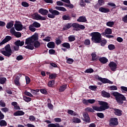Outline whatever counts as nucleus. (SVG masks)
Segmentation results:
<instances>
[{
    "label": "nucleus",
    "mask_w": 127,
    "mask_h": 127,
    "mask_svg": "<svg viewBox=\"0 0 127 127\" xmlns=\"http://www.w3.org/2000/svg\"><path fill=\"white\" fill-rule=\"evenodd\" d=\"M98 104L101 106L99 107L97 106H93L92 108L90 107H87L85 108L86 112H88V113H94L95 111H97V112H103V111H106V110H108L110 109V106H109V103L108 102H106L103 101H99Z\"/></svg>",
    "instance_id": "1"
},
{
    "label": "nucleus",
    "mask_w": 127,
    "mask_h": 127,
    "mask_svg": "<svg viewBox=\"0 0 127 127\" xmlns=\"http://www.w3.org/2000/svg\"><path fill=\"white\" fill-rule=\"evenodd\" d=\"M113 96L115 98V100L119 105H123L124 101H127V98L124 95H123L118 92L113 93Z\"/></svg>",
    "instance_id": "2"
},
{
    "label": "nucleus",
    "mask_w": 127,
    "mask_h": 127,
    "mask_svg": "<svg viewBox=\"0 0 127 127\" xmlns=\"http://www.w3.org/2000/svg\"><path fill=\"white\" fill-rule=\"evenodd\" d=\"M0 52L1 54L3 55L4 56H6V57H10L11 54H12V50H11V48H10V45H6L4 48L0 50Z\"/></svg>",
    "instance_id": "3"
},
{
    "label": "nucleus",
    "mask_w": 127,
    "mask_h": 127,
    "mask_svg": "<svg viewBox=\"0 0 127 127\" xmlns=\"http://www.w3.org/2000/svg\"><path fill=\"white\" fill-rule=\"evenodd\" d=\"M92 36L91 40L94 43H101L102 35L99 32H94L90 34Z\"/></svg>",
    "instance_id": "4"
},
{
    "label": "nucleus",
    "mask_w": 127,
    "mask_h": 127,
    "mask_svg": "<svg viewBox=\"0 0 127 127\" xmlns=\"http://www.w3.org/2000/svg\"><path fill=\"white\" fill-rule=\"evenodd\" d=\"M49 11L52 14H48V17L49 18H55V16L60 14V12L57 10H54L52 8H49Z\"/></svg>",
    "instance_id": "5"
},
{
    "label": "nucleus",
    "mask_w": 127,
    "mask_h": 127,
    "mask_svg": "<svg viewBox=\"0 0 127 127\" xmlns=\"http://www.w3.org/2000/svg\"><path fill=\"white\" fill-rule=\"evenodd\" d=\"M41 26V24L37 22H34L29 26V29L32 32H35L36 28H39Z\"/></svg>",
    "instance_id": "6"
},
{
    "label": "nucleus",
    "mask_w": 127,
    "mask_h": 127,
    "mask_svg": "<svg viewBox=\"0 0 127 127\" xmlns=\"http://www.w3.org/2000/svg\"><path fill=\"white\" fill-rule=\"evenodd\" d=\"M14 44L16 46L13 47L14 51H18V50H19V46L21 47L24 45V41H20V40H18L14 42Z\"/></svg>",
    "instance_id": "7"
},
{
    "label": "nucleus",
    "mask_w": 127,
    "mask_h": 127,
    "mask_svg": "<svg viewBox=\"0 0 127 127\" xmlns=\"http://www.w3.org/2000/svg\"><path fill=\"white\" fill-rule=\"evenodd\" d=\"M119 125V121L117 118H112L109 120V126L110 127H115Z\"/></svg>",
    "instance_id": "8"
},
{
    "label": "nucleus",
    "mask_w": 127,
    "mask_h": 127,
    "mask_svg": "<svg viewBox=\"0 0 127 127\" xmlns=\"http://www.w3.org/2000/svg\"><path fill=\"white\" fill-rule=\"evenodd\" d=\"M96 79H98L99 81H101L103 84H113V81L109 80L108 78H102L100 76L97 75L96 76Z\"/></svg>",
    "instance_id": "9"
},
{
    "label": "nucleus",
    "mask_w": 127,
    "mask_h": 127,
    "mask_svg": "<svg viewBox=\"0 0 127 127\" xmlns=\"http://www.w3.org/2000/svg\"><path fill=\"white\" fill-rule=\"evenodd\" d=\"M15 29L17 31H21L23 29V25L21 24V22L18 21H15V23L14 24Z\"/></svg>",
    "instance_id": "10"
},
{
    "label": "nucleus",
    "mask_w": 127,
    "mask_h": 127,
    "mask_svg": "<svg viewBox=\"0 0 127 127\" xmlns=\"http://www.w3.org/2000/svg\"><path fill=\"white\" fill-rule=\"evenodd\" d=\"M109 67L110 68L111 71L115 72L117 70V68L118 67V64L114 62H110L108 64Z\"/></svg>",
    "instance_id": "11"
},
{
    "label": "nucleus",
    "mask_w": 127,
    "mask_h": 127,
    "mask_svg": "<svg viewBox=\"0 0 127 127\" xmlns=\"http://www.w3.org/2000/svg\"><path fill=\"white\" fill-rule=\"evenodd\" d=\"M83 117L84 118V119H83V122H85V123H87V124L91 123V119H90V116L87 113H84L83 114Z\"/></svg>",
    "instance_id": "12"
},
{
    "label": "nucleus",
    "mask_w": 127,
    "mask_h": 127,
    "mask_svg": "<svg viewBox=\"0 0 127 127\" xmlns=\"http://www.w3.org/2000/svg\"><path fill=\"white\" fill-rule=\"evenodd\" d=\"M72 27H73V28H76V29L79 28V29H81V30H84L85 28V26L83 25L79 24L77 23H72Z\"/></svg>",
    "instance_id": "13"
},
{
    "label": "nucleus",
    "mask_w": 127,
    "mask_h": 127,
    "mask_svg": "<svg viewBox=\"0 0 127 127\" xmlns=\"http://www.w3.org/2000/svg\"><path fill=\"white\" fill-rule=\"evenodd\" d=\"M12 39L11 36H6L5 38L0 43V46L3 45L5 43L8 42V41H10V40Z\"/></svg>",
    "instance_id": "14"
},
{
    "label": "nucleus",
    "mask_w": 127,
    "mask_h": 127,
    "mask_svg": "<svg viewBox=\"0 0 127 127\" xmlns=\"http://www.w3.org/2000/svg\"><path fill=\"white\" fill-rule=\"evenodd\" d=\"M34 15L36 20H46V17H43L42 16L38 14L37 13H34Z\"/></svg>",
    "instance_id": "15"
},
{
    "label": "nucleus",
    "mask_w": 127,
    "mask_h": 127,
    "mask_svg": "<svg viewBox=\"0 0 127 127\" xmlns=\"http://www.w3.org/2000/svg\"><path fill=\"white\" fill-rule=\"evenodd\" d=\"M105 4V1L104 0H98V3L95 5L94 7L96 9L100 8V6H102V5H104Z\"/></svg>",
    "instance_id": "16"
},
{
    "label": "nucleus",
    "mask_w": 127,
    "mask_h": 127,
    "mask_svg": "<svg viewBox=\"0 0 127 127\" xmlns=\"http://www.w3.org/2000/svg\"><path fill=\"white\" fill-rule=\"evenodd\" d=\"M38 12L42 14V15H47L49 11L46 9L41 8L38 10Z\"/></svg>",
    "instance_id": "17"
},
{
    "label": "nucleus",
    "mask_w": 127,
    "mask_h": 127,
    "mask_svg": "<svg viewBox=\"0 0 127 127\" xmlns=\"http://www.w3.org/2000/svg\"><path fill=\"white\" fill-rule=\"evenodd\" d=\"M114 114L116 116H118V117H121L122 115H123V111L120 109H118L117 108L114 109Z\"/></svg>",
    "instance_id": "18"
},
{
    "label": "nucleus",
    "mask_w": 127,
    "mask_h": 127,
    "mask_svg": "<svg viewBox=\"0 0 127 127\" xmlns=\"http://www.w3.org/2000/svg\"><path fill=\"white\" fill-rule=\"evenodd\" d=\"M101 95L104 98H111V94L109 92H107V91L105 90H103L101 92Z\"/></svg>",
    "instance_id": "19"
},
{
    "label": "nucleus",
    "mask_w": 127,
    "mask_h": 127,
    "mask_svg": "<svg viewBox=\"0 0 127 127\" xmlns=\"http://www.w3.org/2000/svg\"><path fill=\"white\" fill-rule=\"evenodd\" d=\"M24 114H25L24 112L21 110H18L13 114V116H14V117H18L19 116H23Z\"/></svg>",
    "instance_id": "20"
},
{
    "label": "nucleus",
    "mask_w": 127,
    "mask_h": 127,
    "mask_svg": "<svg viewBox=\"0 0 127 127\" xmlns=\"http://www.w3.org/2000/svg\"><path fill=\"white\" fill-rule=\"evenodd\" d=\"M99 11L101 12H103L104 13H108L110 12V10L108 8H105L103 7H101L99 8Z\"/></svg>",
    "instance_id": "21"
},
{
    "label": "nucleus",
    "mask_w": 127,
    "mask_h": 127,
    "mask_svg": "<svg viewBox=\"0 0 127 127\" xmlns=\"http://www.w3.org/2000/svg\"><path fill=\"white\" fill-rule=\"evenodd\" d=\"M99 61L100 62L101 64H106V63H108L109 60L106 57H102L99 59Z\"/></svg>",
    "instance_id": "22"
},
{
    "label": "nucleus",
    "mask_w": 127,
    "mask_h": 127,
    "mask_svg": "<svg viewBox=\"0 0 127 127\" xmlns=\"http://www.w3.org/2000/svg\"><path fill=\"white\" fill-rule=\"evenodd\" d=\"M77 21L78 22H86L87 21V19L86 18V16H80L77 19Z\"/></svg>",
    "instance_id": "23"
},
{
    "label": "nucleus",
    "mask_w": 127,
    "mask_h": 127,
    "mask_svg": "<svg viewBox=\"0 0 127 127\" xmlns=\"http://www.w3.org/2000/svg\"><path fill=\"white\" fill-rule=\"evenodd\" d=\"M18 104L16 102H12L11 105L14 106V110H20V107L18 105Z\"/></svg>",
    "instance_id": "24"
},
{
    "label": "nucleus",
    "mask_w": 127,
    "mask_h": 127,
    "mask_svg": "<svg viewBox=\"0 0 127 127\" xmlns=\"http://www.w3.org/2000/svg\"><path fill=\"white\" fill-rule=\"evenodd\" d=\"M47 46L48 48H55V43L54 42H50L47 44Z\"/></svg>",
    "instance_id": "25"
},
{
    "label": "nucleus",
    "mask_w": 127,
    "mask_h": 127,
    "mask_svg": "<svg viewBox=\"0 0 127 127\" xmlns=\"http://www.w3.org/2000/svg\"><path fill=\"white\" fill-rule=\"evenodd\" d=\"M19 79L20 78L18 76H16L14 79V84L16 86H20V83H19Z\"/></svg>",
    "instance_id": "26"
},
{
    "label": "nucleus",
    "mask_w": 127,
    "mask_h": 127,
    "mask_svg": "<svg viewBox=\"0 0 127 127\" xmlns=\"http://www.w3.org/2000/svg\"><path fill=\"white\" fill-rule=\"evenodd\" d=\"M55 9H57V10H60V11H67V9H66L65 7L62 6H57L55 7Z\"/></svg>",
    "instance_id": "27"
},
{
    "label": "nucleus",
    "mask_w": 127,
    "mask_h": 127,
    "mask_svg": "<svg viewBox=\"0 0 127 127\" xmlns=\"http://www.w3.org/2000/svg\"><path fill=\"white\" fill-rule=\"evenodd\" d=\"M33 42H34V41H32V40L31 39V38L29 37L25 40V43L27 45H28V44H32V43H33Z\"/></svg>",
    "instance_id": "28"
},
{
    "label": "nucleus",
    "mask_w": 127,
    "mask_h": 127,
    "mask_svg": "<svg viewBox=\"0 0 127 127\" xmlns=\"http://www.w3.org/2000/svg\"><path fill=\"white\" fill-rule=\"evenodd\" d=\"M24 47H25V48L26 49H29L30 50H33V49H34V46L32 44H30L27 46H24Z\"/></svg>",
    "instance_id": "29"
},
{
    "label": "nucleus",
    "mask_w": 127,
    "mask_h": 127,
    "mask_svg": "<svg viewBox=\"0 0 127 127\" xmlns=\"http://www.w3.org/2000/svg\"><path fill=\"white\" fill-rule=\"evenodd\" d=\"M14 22L13 21H11V22H8L6 24V27L7 29H10L12 26H13V23Z\"/></svg>",
    "instance_id": "30"
},
{
    "label": "nucleus",
    "mask_w": 127,
    "mask_h": 127,
    "mask_svg": "<svg viewBox=\"0 0 127 127\" xmlns=\"http://www.w3.org/2000/svg\"><path fill=\"white\" fill-rule=\"evenodd\" d=\"M7 123L5 120H2L0 121V127H6Z\"/></svg>",
    "instance_id": "31"
},
{
    "label": "nucleus",
    "mask_w": 127,
    "mask_h": 127,
    "mask_svg": "<svg viewBox=\"0 0 127 127\" xmlns=\"http://www.w3.org/2000/svg\"><path fill=\"white\" fill-rule=\"evenodd\" d=\"M73 27V24L71 23H67L65 26V27L63 28L64 30H67V29H70V27Z\"/></svg>",
    "instance_id": "32"
},
{
    "label": "nucleus",
    "mask_w": 127,
    "mask_h": 127,
    "mask_svg": "<svg viewBox=\"0 0 127 127\" xmlns=\"http://www.w3.org/2000/svg\"><path fill=\"white\" fill-rule=\"evenodd\" d=\"M66 88H67V85L64 84V85H62L59 88V91L61 92H64V90H66Z\"/></svg>",
    "instance_id": "33"
},
{
    "label": "nucleus",
    "mask_w": 127,
    "mask_h": 127,
    "mask_svg": "<svg viewBox=\"0 0 127 127\" xmlns=\"http://www.w3.org/2000/svg\"><path fill=\"white\" fill-rule=\"evenodd\" d=\"M33 46L35 48H39V47H40V42L38 41H36L33 42Z\"/></svg>",
    "instance_id": "34"
},
{
    "label": "nucleus",
    "mask_w": 127,
    "mask_h": 127,
    "mask_svg": "<svg viewBox=\"0 0 127 127\" xmlns=\"http://www.w3.org/2000/svg\"><path fill=\"white\" fill-rule=\"evenodd\" d=\"M62 46L63 47H64L65 48H66V49H70V44L69 43H64L62 44Z\"/></svg>",
    "instance_id": "35"
},
{
    "label": "nucleus",
    "mask_w": 127,
    "mask_h": 127,
    "mask_svg": "<svg viewBox=\"0 0 127 127\" xmlns=\"http://www.w3.org/2000/svg\"><path fill=\"white\" fill-rule=\"evenodd\" d=\"M50 101V103H48L47 106H48V108H49V109H50V110H53V105H52V104H51V100H50V99H48V102Z\"/></svg>",
    "instance_id": "36"
},
{
    "label": "nucleus",
    "mask_w": 127,
    "mask_h": 127,
    "mask_svg": "<svg viewBox=\"0 0 127 127\" xmlns=\"http://www.w3.org/2000/svg\"><path fill=\"white\" fill-rule=\"evenodd\" d=\"M68 40L70 42H72V41H75V40H76V38H75V36L70 35L68 37Z\"/></svg>",
    "instance_id": "37"
},
{
    "label": "nucleus",
    "mask_w": 127,
    "mask_h": 127,
    "mask_svg": "<svg viewBox=\"0 0 127 127\" xmlns=\"http://www.w3.org/2000/svg\"><path fill=\"white\" fill-rule=\"evenodd\" d=\"M67 114L71 115V116H77V113L74 112V111L72 110H68L67 111Z\"/></svg>",
    "instance_id": "38"
},
{
    "label": "nucleus",
    "mask_w": 127,
    "mask_h": 127,
    "mask_svg": "<svg viewBox=\"0 0 127 127\" xmlns=\"http://www.w3.org/2000/svg\"><path fill=\"white\" fill-rule=\"evenodd\" d=\"M107 26H109V27H113L114 25H115V22L114 21H108L106 23Z\"/></svg>",
    "instance_id": "39"
},
{
    "label": "nucleus",
    "mask_w": 127,
    "mask_h": 127,
    "mask_svg": "<svg viewBox=\"0 0 127 127\" xmlns=\"http://www.w3.org/2000/svg\"><path fill=\"white\" fill-rule=\"evenodd\" d=\"M107 42H108L107 41V40L106 39L102 40L101 38V42L100 43L101 46H103L104 47V46H105L106 44H107Z\"/></svg>",
    "instance_id": "40"
},
{
    "label": "nucleus",
    "mask_w": 127,
    "mask_h": 127,
    "mask_svg": "<svg viewBox=\"0 0 127 127\" xmlns=\"http://www.w3.org/2000/svg\"><path fill=\"white\" fill-rule=\"evenodd\" d=\"M79 3V5L81 7H85V6H86V3H85V1H84L83 0H80Z\"/></svg>",
    "instance_id": "41"
},
{
    "label": "nucleus",
    "mask_w": 127,
    "mask_h": 127,
    "mask_svg": "<svg viewBox=\"0 0 127 127\" xmlns=\"http://www.w3.org/2000/svg\"><path fill=\"white\" fill-rule=\"evenodd\" d=\"M6 82V78L5 77H0V84L3 85L4 83Z\"/></svg>",
    "instance_id": "42"
},
{
    "label": "nucleus",
    "mask_w": 127,
    "mask_h": 127,
    "mask_svg": "<svg viewBox=\"0 0 127 127\" xmlns=\"http://www.w3.org/2000/svg\"><path fill=\"white\" fill-rule=\"evenodd\" d=\"M30 38H31L32 41H34V42L35 41H37V40H38V36H36V35H33V36L30 37Z\"/></svg>",
    "instance_id": "43"
},
{
    "label": "nucleus",
    "mask_w": 127,
    "mask_h": 127,
    "mask_svg": "<svg viewBox=\"0 0 127 127\" xmlns=\"http://www.w3.org/2000/svg\"><path fill=\"white\" fill-rule=\"evenodd\" d=\"M62 18L63 20H70V19H71V17L69 15H64L63 16Z\"/></svg>",
    "instance_id": "44"
},
{
    "label": "nucleus",
    "mask_w": 127,
    "mask_h": 127,
    "mask_svg": "<svg viewBox=\"0 0 127 127\" xmlns=\"http://www.w3.org/2000/svg\"><path fill=\"white\" fill-rule=\"evenodd\" d=\"M21 5L24 7H28V6H29V3L26 1H22Z\"/></svg>",
    "instance_id": "45"
},
{
    "label": "nucleus",
    "mask_w": 127,
    "mask_h": 127,
    "mask_svg": "<svg viewBox=\"0 0 127 127\" xmlns=\"http://www.w3.org/2000/svg\"><path fill=\"white\" fill-rule=\"evenodd\" d=\"M56 77H57V74L56 73H52L49 75V79H56Z\"/></svg>",
    "instance_id": "46"
},
{
    "label": "nucleus",
    "mask_w": 127,
    "mask_h": 127,
    "mask_svg": "<svg viewBox=\"0 0 127 127\" xmlns=\"http://www.w3.org/2000/svg\"><path fill=\"white\" fill-rule=\"evenodd\" d=\"M55 84V81L53 80L49 81L48 85L49 87H50L51 88H52V87H53V85H54Z\"/></svg>",
    "instance_id": "47"
},
{
    "label": "nucleus",
    "mask_w": 127,
    "mask_h": 127,
    "mask_svg": "<svg viewBox=\"0 0 127 127\" xmlns=\"http://www.w3.org/2000/svg\"><path fill=\"white\" fill-rule=\"evenodd\" d=\"M23 100L25 102H27V103H29L31 101V98L28 97L27 96H23Z\"/></svg>",
    "instance_id": "48"
},
{
    "label": "nucleus",
    "mask_w": 127,
    "mask_h": 127,
    "mask_svg": "<svg viewBox=\"0 0 127 127\" xmlns=\"http://www.w3.org/2000/svg\"><path fill=\"white\" fill-rule=\"evenodd\" d=\"M91 56H92V61H96L97 60V55L93 53L91 54Z\"/></svg>",
    "instance_id": "49"
},
{
    "label": "nucleus",
    "mask_w": 127,
    "mask_h": 127,
    "mask_svg": "<svg viewBox=\"0 0 127 127\" xmlns=\"http://www.w3.org/2000/svg\"><path fill=\"white\" fill-rule=\"evenodd\" d=\"M14 35L17 38H19V37H21V33H20V32H16L14 33Z\"/></svg>",
    "instance_id": "50"
},
{
    "label": "nucleus",
    "mask_w": 127,
    "mask_h": 127,
    "mask_svg": "<svg viewBox=\"0 0 127 127\" xmlns=\"http://www.w3.org/2000/svg\"><path fill=\"white\" fill-rule=\"evenodd\" d=\"M105 32H106V34H108V35L112 34V29L106 28L105 29Z\"/></svg>",
    "instance_id": "51"
},
{
    "label": "nucleus",
    "mask_w": 127,
    "mask_h": 127,
    "mask_svg": "<svg viewBox=\"0 0 127 127\" xmlns=\"http://www.w3.org/2000/svg\"><path fill=\"white\" fill-rule=\"evenodd\" d=\"M96 115L97 117H98V118H100V119H104V118H105V116L102 113H98L96 114Z\"/></svg>",
    "instance_id": "52"
},
{
    "label": "nucleus",
    "mask_w": 127,
    "mask_h": 127,
    "mask_svg": "<svg viewBox=\"0 0 127 127\" xmlns=\"http://www.w3.org/2000/svg\"><path fill=\"white\" fill-rule=\"evenodd\" d=\"M0 107H2V108H5V107L6 106V104H5V103L3 100H0Z\"/></svg>",
    "instance_id": "53"
},
{
    "label": "nucleus",
    "mask_w": 127,
    "mask_h": 127,
    "mask_svg": "<svg viewBox=\"0 0 127 127\" xmlns=\"http://www.w3.org/2000/svg\"><path fill=\"white\" fill-rule=\"evenodd\" d=\"M82 103L84 105H86V106H89V99H83Z\"/></svg>",
    "instance_id": "54"
},
{
    "label": "nucleus",
    "mask_w": 127,
    "mask_h": 127,
    "mask_svg": "<svg viewBox=\"0 0 127 127\" xmlns=\"http://www.w3.org/2000/svg\"><path fill=\"white\" fill-rule=\"evenodd\" d=\"M108 48L109 50H114L116 49V47L113 44H110L108 45Z\"/></svg>",
    "instance_id": "55"
},
{
    "label": "nucleus",
    "mask_w": 127,
    "mask_h": 127,
    "mask_svg": "<svg viewBox=\"0 0 127 127\" xmlns=\"http://www.w3.org/2000/svg\"><path fill=\"white\" fill-rule=\"evenodd\" d=\"M94 69L93 68H88L85 71L84 73H93Z\"/></svg>",
    "instance_id": "56"
},
{
    "label": "nucleus",
    "mask_w": 127,
    "mask_h": 127,
    "mask_svg": "<svg viewBox=\"0 0 127 127\" xmlns=\"http://www.w3.org/2000/svg\"><path fill=\"white\" fill-rule=\"evenodd\" d=\"M110 89L111 91H117L118 90V87L116 86L113 85L110 86Z\"/></svg>",
    "instance_id": "57"
},
{
    "label": "nucleus",
    "mask_w": 127,
    "mask_h": 127,
    "mask_svg": "<svg viewBox=\"0 0 127 127\" xmlns=\"http://www.w3.org/2000/svg\"><path fill=\"white\" fill-rule=\"evenodd\" d=\"M89 89L92 90V91H95L97 89V86L96 85H90L89 87Z\"/></svg>",
    "instance_id": "58"
},
{
    "label": "nucleus",
    "mask_w": 127,
    "mask_h": 127,
    "mask_svg": "<svg viewBox=\"0 0 127 127\" xmlns=\"http://www.w3.org/2000/svg\"><path fill=\"white\" fill-rule=\"evenodd\" d=\"M73 62H74V60H73L72 59L69 58L66 60V63H67L68 64H72Z\"/></svg>",
    "instance_id": "59"
},
{
    "label": "nucleus",
    "mask_w": 127,
    "mask_h": 127,
    "mask_svg": "<svg viewBox=\"0 0 127 127\" xmlns=\"http://www.w3.org/2000/svg\"><path fill=\"white\" fill-rule=\"evenodd\" d=\"M29 120L30 121V122H34V121L36 120V118L34 116H30L29 117Z\"/></svg>",
    "instance_id": "60"
},
{
    "label": "nucleus",
    "mask_w": 127,
    "mask_h": 127,
    "mask_svg": "<svg viewBox=\"0 0 127 127\" xmlns=\"http://www.w3.org/2000/svg\"><path fill=\"white\" fill-rule=\"evenodd\" d=\"M62 43V41H61V40L58 38L56 39V43L57 45H59L61 44Z\"/></svg>",
    "instance_id": "61"
},
{
    "label": "nucleus",
    "mask_w": 127,
    "mask_h": 127,
    "mask_svg": "<svg viewBox=\"0 0 127 127\" xmlns=\"http://www.w3.org/2000/svg\"><path fill=\"white\" fill-rule=\"evenodd\" d=\"M40 92L42 93V94H44V95H47V94H48L47 90L44 89H40Z\"/></svg>",
    "instance_id": "62"
},
{
    "label": "nucleus",
    "mask_w": 127,
    "mask_h": 127,
    "mask_svg": "<svg viewBox=\"0 0 127 127\" xmlns=\"http://www.w3.org/2000/svg\"><path fill=\"white\" fill-rule=\"evenodd\" d=\"M24 94H25V95H26V96H28V97H33V95H32V94H31V93H30V92H29L27 91H25L24 92Z\"/></svg>",
    "instance_id": "63"
},
{
    "label": "nucleus",
    "mask_w": 127,
    "mask_h": 127,
    "mask_svg": "<svg viewBox=\"0 0 127 127\" xmlns=\"http://www.w3.org/2000/svg\"><path fill=\"white\" fill-rule=\"evenodd\" d=\"M122 20L124 22L127 23V14L122 18Z\"/></svg>",
    "instance_id": "64"
}]
</instances>
